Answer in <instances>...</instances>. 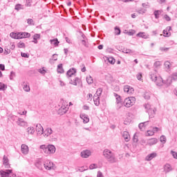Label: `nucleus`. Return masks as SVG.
<instances>
[{
	"label": "nucleus",
	"instance_id": "5",
	"mask_svg": "<svg viewBox=\"0 0 177 177\" xmlns=\"http://www.w3.org/2000/svg\"><path fill=\"white\" fill-rule=\"evenodd\" d=\"M135 102H136V98H135V97H129L124 99L123 102V105L124 106V107L127 108L132 107V106L135 104Z\"/></svg>",
	"mask_w": 177,
	"mask_h": 177
},
{
	"label": "nucleus",
	"instance_id": "9",
	"mask_svg": "<svg viewBox=\"0 0 177 177\" xmlns=\"http://www.w3.org/2000/svg\"><path fill=\"white\" fill-rule=\"evenodd\" d=\"M114 96L116 98V104L118 107V110H120L121 107H122V103H121V97L118 95L117 93H114Z\"/></svg>",
	"mask_w": 177,
	"mask_h": 177
},
{
	"label": "nucleus",
	"instance_id": "31",
	"mask_svg": "<svg viewBox=\"0 0 177 177\" xmlns=\"http://www.w3.org/2000/svg\"><path fill=\"white\" fill-rule=\"evenodd\" d=\"M149 78H151V81L154 82L158 77H157V75H156V73H153V72H151L149 73Z\"/></svg>",
	"mask_w": 177,
	"mask_h": 177
},
{
	"label": "nucleus",
	"instance_id": "7",
	"mask_svg": "<svg viewBox=\"0 0 177 177\" xmlns=\"http://www.w3.org/2000/svg\"><path fill=\"white\" fill-rule=\"evenodd\" d=\"M172 81H177V73H174L170 77H169L166 81L167 86L172 84Z\"/></svg>",
	"mask_w": 177,
	"mask_h": 177
},
{
	"label": "nucleus",
	"instance_id": "17",
	"mask_svg": "<svg viewBox=\"0 0 177 177\" xmlns=\"http://www.w3.org/2000/svg\"><path fill=\"white\" fill-rule=\"evenodd\" d=\"M172 30V28L171 26H167L164 30H163V36L165 37H171V33L169 32Z\"/></svg>",
	"mask_w": 177,
	"mask_h": 177
},
{
	"label": "nucleus",
	"instance_id": "3",
	"mask_svg": "<svg viewBox=\"0 0 177 177\" xmlns=\"http://www.w3.org/2000/svg\"><path fill=\"white\" fill-rule=\"evenodd\" d=\"M34 133H35V128L34 127H29L26 129L24 136L28 140H32Z\"/></svg>",
	"mask_w": 177,
	"mask_h": 177
},
{
	"label": "nucleus",
	"instance_id": "37",
	"mask_svg": "<svg viewBox=\"0 0 177 177\" xmlns=\"http://www.w3.org/2000/svg\"><path fill=\"white\" fill-rule=\"evenodd\" d=\"M15 10H21L23 9H24V6L21 5V4H17L15 6Z\"/></svg>",
	"mask_w": 177,
	"mask_h": 177
},
{
	"label": "nucleus",
	"instance_id": "12",
	"mask_svg": "<svg viewBox=\"0 0 177 177\" xmlns=\"http://www.w3.org/2000/svg\"><path fill=\"white\" fill-rule=\"evenodd\" d=\"M36 132L37 133V135H43L44 133V127H42V125L41 124H37L36 125Z\"/></svg>",
	"mask_w": 177,
	"mask_h": 177
},
{
	"label": "nucleus",
	"instance_id": "20",
	"mask_svg": "<svg viewBox=\"0 0 177 177\" xmlns=\"http://www.w3.org/2000/svg\"><path fill=\"white\" fill-rule=\"evenodd\" d=\"M156 157H157V153L153 152L147 155L145 158V160L146 161H151V160H153V158H156Z\"/></svg>",
	"mask_w": 177,
	"mask_h": 177
},
{
	"label": "nucleus",
	"instance_id": "41",
	"mask_svg": "<svg viewBox=\"0 0 177 177\" xmlns=\"http://www.w3.org/2000/svg\"><path fill=\"white\" fill-rule=\"evenodd\" d=\"M153 14L156 19H159L160 15L161 14V10H155Z\"/></svg>",
	"mask_w": 177,
	"mask_h": 177
},
{
	"label": "nucleus",
	"instance_id": "30",
	"mask_svg": "<svg viewBox=\"0 0 177 177\" xmlns=\"http://www.w3.org/2000/svg\"><path fill=\"white\" fill-rule=\"evenodd\" d=\"M157 142V138H152L147 141V145H149V146H153V145H156Z\"/></svg>",
	"mask_w": 177,
	"mask_h": 177
},
{
	"label": "nucleus",
	"instance_id": "28",
	"mask_svg": "<svg viewBox=\"0 0 177 177\" xmlns=\"http://www.w3.org/2000/svg\"><path fill=\"white\" fill-rule=\"evenodd\" d=\"M37 39H41L40 34H35L33 35V41H32V42H33V44H38V40Z\"/></svg>",
	"mask_w": 177,
	"mask_h": 177
},
{
	"label": "nucleus",
	"instance_id": "43",
	"mask_svg": "<svg viewBox=\"0 0 177 177\" xmlns=\"http://www.w3.org/2000/svg\"><path fill=\"white\" fill-rule=\"evenodd\" d=\"M8 87L5 84L0 82V91H5Z\"/></svg>",
	"mask_w": 177,
	"mask_h": 177
},
{
	"label": "nucleus",
	"instance_id": "11",
	"mask_svg": "<svg viewBox=\"0 0 177 177\" xmlns=\"http://www.w3.org/2000/svg\"><path fill=\"white\" fill-rule=\"evenodd\" d=\"M12 169H7L6 171L1 170L0 176L1 177H9L10 176V174H12Z\"/></svg>",
	"mask_w": 177,
	"mask_h": 177
},
{
	"label": "nucleus",
	"instance_id": "38",
	"mask_svg": "<svg viewBox=\"0 0 177 177\" xmlns=\"http://www.w3.org/2000/svg\"><path fill=\"white\" fill-rule=\"evenodd\" d=\"M102 92H103V89L102 88H99L97 89V91L94 95H97L100 97V96H102Z\"/></svg>",
	"mask_w": 177,
	"mask_h": 177
},
{
	"label": "nucleus",
	"instance_id": "59",
	"mask_svg": "<svg viewBox=\"0 0 177 177\" xmlns=\"http://www.w3.org/2000/svg\"><path fill=\"white\" fill-rule=\"evenodd\" d=\"M147 135L148 136H153V135H154V131H153V130L152 131L149 130L147 131Z\"/></svg>",
	"mask_w": 177,
	"mask_h": 177
},
{
	"label": "nucleus",
	"instance_id": "26",
	"mask_svg": "<svg viewBox=\"0 0 177 177\" xmlns=\"http://www.w3.org/2000/svg\"><path fill=\"white\" fill-rule=\"evenodd\" d=\"M76 73L77 71L75 70V68H73L67 71L66 75H68V77H73V75H74V74H75Z\"/></svg>",
	"mask_w": 177,
	"mask_h": 177
},
{
	"label": "nucleus",
	"instance_id": "34",
	"mask_svg": "<svg viewBox=\"0 0 177 177\" xmlns=\"http://www.w3.org/2000/svg\"><path fill=\"white\" fill-rule=\"evenodd\" d=\"M57 73H59V74H63V73H64V69H63L62 64H59L57 66Z\"/></svg>",
	"mask_w": 177,
	"mask_h": 177
},
{
	"label": "nucleus",
	"instance_id": "60",
	"mask_svg": "<svg viewBox=\"0 0 177 177\" xmlns=\"http://www.w3.org/2000/svg\"><path fill=\"white\" fill-rule=\"evenodd\" d=\"M92 97H93V95H92V94L89 93L87 95V99L88 100H90V102H92Z\"/></svg>",
	"mask_w": 177,
	"mask_h": 177
},
{
	"label": "nucleus",
	"instance_id": "15",
	"mask_svg": "<svg viewBox=\"0 0 177 177\" xmlns=\"http://www.w3.org/2000/svg\"><path fill=\"white\" fill-rule=\"evenodd\" d=\"M133 88L129 86H124V91L126 93H128V95H132L133 93Z\"/></svg>",
	"mask_w": 177,
	"mask_h": 177
},
{
	"label": "nucleus",
	"instance_id": "25",
	"mask_svg": "<svg viewBox=\"0 0 177 177\" xmlns=\"http://www.w3.org/2000/svg\"><path fill=\"white\" fill-rule=\"evenodd\" d=\"M44 136H49L53 133V130H52L51 128H47L44 132H43Z\"/></svg>",
	"mask_w": 177,
	"mask_h": 177
},
{
	"label": "nucleus",
	"instance_id": "32",
	"mask_svg": "<svg viewBox=\"0 0 177 177\" xmlns=\"http://www.w3.org/2000/svg\"><path fill=\"white\" fill-rule=\"evenodd\" d=\"M50 42L51 45H54V46H59V44H60V42L57 38L54 39H51Z\"/></svg>",
	"mask_w": 177,
	"mask_h": 177
},
{
	"label": "nucleus",
	"instance_id": "10",
	"mask_svg": "<svg viewBox=\"0 0 177 177\" xmlns=\"http://www.w3.org/2000/svg\"><path fill=\"white\" fill-rule=\"evenodd\" d=\"M31 34L26 32H18V39H23V38H30Z\"/></svg>",
	"mask_w": 177,
	"mask_h": 177
},
{
	"label": "nucleus",
	"instance_id": "22",
	"mask_svg": "<svg viewBox=\"0 0 177 177\" xmlns=\"http://www.w3.org/2000/svg\"><path fill=\"white\" fill-rule=\"evenodd\" d=\"M21 86L23 87L24 91L25 92H30V86L28 85V82H23L21 84Z\"/></svg>",
	"mask_w": 177,
	"mask_h": 177
},
{
	"label": "nucleus",
	"instance_id": "8",
	"mask_svg": "<svg viewBox=\"0 0 177 177\" xmlns=\"http://www.w3.org/2000/svg\"><path fill=\"white\" fill-rule=\"evenodd\" d=\"M68 111V104L67 102H63L61 108L59 109V113L66 114Z\"/></svg>",
	"mask_w": 177,
	"mask_h": 177
},
{
	"label": "nucleus",
	"instance_id": "63",
	"mask_svg": "<svg viewBox=\"0 0 177 177\" xmlns=\"http://www.w3.org/2000/svg\"><path fill=\"white\" fill-rule=\"evenodd\" d=\"M133 140L136 143L138 142V136H136V134H134L133 138Z\"/></svg>",
	"mask_w": 177,
	"mask_h": 177
},
{
	"label": "nucleus",
	"instance_id": "19",
	"mask_svg": "<svg viewBox=\"0 0 177 177\" xmlns=\"http://www.w3.org/2000/svg\"><path fill=\"white\" fill-rule=\"evenodd\" d=\"M70 84L77 86V85L81 84V79L80 77H75L73 80H71Z\"/></svg>",
	"mask_w": 177,
	"mask_h": 177
},
{
	"label": "nucleus",
	"instance_id": "2",
	"mask_svg": "<svg viewBox=\"0 0 177 177\" xmlns=\"http://www.w3.org/2000/svg\"><path fill=\"white\" fill-rule=\"evenodd\" d=\"M41 150H42L44 154L49 156V154H55L56 153V147L53 145H42L40 146Z\"/></svg>",
	"mask_w": 177,
	"mask_h": 177
},
{
	"label": "nucleus",
	"instance_id": "57",
	"mask_svg": "<svg viewBox=\"0 0 177 177\" xmlns=\"http://www.w3.org/2000/svg\"><path fill=\"white\" fill-rule=\"evenodd\" d=\"M21 56L22 57L28 58L30 55H29L28 54L26 53H21Z\"/></svg>",
	"mask_w": 177,
	"mask_h": 177
},
{
	"label": "nucleus",
	"instance_id": "64",
	"mask_svg": "<svg viewBox=\"0 0 177 177\" xmlns=\"http://www.w3.org/2000/svg\"><path fill=\"white\" fill-rule=\"evenodd\" d=\"M97 177H103V174L101 171H98Z\"/></svg>",
	"mask_w": 177,
	"mask_h": 177
},
{
	"label": "nucleus",
	"instance_id": "49",
	"mask_svg": "<svg viewBox=\"0 0 177 177\" xmlns=\"http://www.w3.org/2000/svg\"><path fill=\"white\" fill-rule=\"evenodd\" d=\"M160 142L162 143H165V142H167V138L165 136H160Z\"/></svg>",
	"mask_w": 177,
	"mask_h": 177
},
{
	"label": "nucleus",
	"instance_id": "40",
	"mask_svg": "<svg viewBox=\"0 0 177 177\" xmlns=\"http://www.w3.org/2000/svg\"><path fill=\"white\" fill-rule=\"evenodd\" d=\"M115 35H120L121 34V29L118 26H115Z\"/></svg>",
	"mask_w": 177,
	"mask_h": 177
},
{
	"label": "nucleus",
	"instance_id": "51",
	"mask_svg": "<svg viewBox=\"0 0 177 177\" xmlns=\"http://www.w3.org/2000/svg\"><path fill=\"white\" fill-rule=\"evenodd\" d=\"M27 23H28V24H29L30 26L34 25V20H32V19H27Z\"/></svg>",
	"mask_w": 177,
	"mask_h": 177
},
{
	"label": "nucleus",
	"instance_id": "16",
	"mask_svg": "<svg viewBox=\"0 0 177 177\" xmlns=\"http://www.w3.org/2000/svg\"><path fill=\"white\" fill-rule=\"evenodd\" d=\"M17 125L19 127H27V122L24 121V119L23 118H18V120L17 121Z\"/></svg>",
	"mask_w": 177,
	"mask_h": 177
},
{
	"label": "nucleus",
	"instance_id": "33",
	"mask_svg": "<svg viewBox=\"0 0 177 177\" xmlns=\"http://www.w3.org/2000/svg\"><path fill=\"white\" fill-rule=\"evenodd\" d=\"M164 170L165 172H170V171H172V167H171V165L166 164L164 166Z\"/></svg>",
	"mask_w": 177,
	"mask_h": 177
},
{
	"label": "nucleus",
	"instance_id": "13",
	"mask_svg": "<svg viewBox=\"0 0 177 177\" xmlns=\"http://www.w3.org/2000/svg\"><path fill=\"white\" fill-rule=\"evenodd\" d=\"M80 118L83 120L84 124H88L89 122V116L85 113H81Z\"/></svg>",
	"mask_w": 177,
	"mask_h": 177
},
{
	"label": "nucleus",
	"instance_id": "27",
	"mask_svg": "<svg viewBox=\"0 0 177 177\" xmlns=\"http://www.w3.org/2000/svg\"><path fill=\"white\" fill-rule=\"evenodd\" d=\"M93 102H94V104L95 106H99V104H100V97H99L97 95H94L93 96Z\"/></svg>",
	"mask_w": 177,
	"mask_h": 177
},
{
	"label": "nucleus",
	"instance_id": "53",
	"mask_svg": "<svg viewBox=\"0 0 177 177\" xmlns=\"http://www.w3.org/2000/svg\"><path fill=\"white\" fill-rule=\"evenodd\" d=\"M39 73H40V74H46V71L45 69H44V68H39L38 70Z\"/></svg>",
	"mask_w": 177,
	"mask_h": 177
},
{
	"label": "nucleus",
	"instance_id": "29",
	"mask_svg": "<svg viewBox=\"0 0 177 177\" xmlns=\"http://www.w3.org/2000/svg\"><path fill=\"white\" fill-rule=\"evenodd\" d=\"M35 165L38 169L42 170L44 168V163H42V161L37 160L35 163Z\"/></svg>",
	"mask_w": 177,
	"mask_h": 177
},
{
	"label": "nucleus",
	"instance_id": "6",
	"mask_svg": "<svg viewBox=\"0 0 177 177\" xmlns=\"http://www.w3.org/2000/svg\"><path fill=\"white\" fill-rule=\"evenodd\" d=\"M44 167L47 171L55 170L56 168L55 164L50 162V160H46L44 163Z\"/></svg>",
	"mask_w": 177,
	"mask_h": 177
},
{
	"label": "nucleus",
	"instance_id": "23",
	"mask_svg": "<svg viewBox=\"0 0 177 177\" xmlns=\"http://www.w3.org/2000/svg\"><path fill=\"white\" fill-rule=\"evenodd\" d=\"M154 82L157 85V86H162V85L164 84V81L162 80V78L161 77H158Z\"/></svg>",
	"mask_w": 177,
	"mask_h": 177
},
{
	"label": "nucleus",
	"instance_id": "50",
	"mask_svg": "<svg viewBox=\"0 0 177 177\" xmlns=\"http://www.w3.org/2000/svg\"><path fill=\"white\" fill-rule=\"evenodd\" d=\"M165 66L166 68H171V62L167 61L165 62Z\"/></svg>",
	"mask_w": 177,
	"mask_h": 177
},
{
	"label": "nucleus",
	"instance_id": "62",
	"mask_svg": "<svg viewBox=\"0 0 177 177\" xmlns=\"http://www.w3.org/2000/svg\"><path fill=\"white\" fill-rule=\"evenodd\" d=\"M52 59L54 60V62H56L57 60V54H53Z\"/></svg>",
	"mask_w": 177,
	"mask_h": 177
},
{
	"label": "nucleus",
	"instance_id": "52",
	"mask_svg": "<svg viewBox=\"0 0 177 177\" xmlns=\"http://www.w3.org/2000/svg\"><path fill=\"white\" fill-rule=\"evenodd\" d=\"M89 168H90V169H95L97 168V165H96V164H91L89 166Z\"/></svg>",
	"mask_w": 177,
	"mask_h": 177
},
{
	"label": "nucleus",
	"instance_id": "47",
	"mask_svg": "<svg viewBox=\"0 0 177 177\" xmlns=\"http://www.w3.org/2000/svg\"><path fill=\"white\" fill-rule=\"evenodd\" d=\"M18 48H26V44L24 42H19L17 44Z\"/></svg>",
	"mask_w": 177,
	"mask_h": 177
},
{
	"label": "nucleus",
	"instance_id": "56",
	"mask_svg": "<svg viewBox=\"0 0 177 177\" xmlns=\"http://www.w3.org/2000/svg\"><path fill=\"white\" fill-rule=\"evenodd\" d=\"M136 77H137V79H138L139 81H142V73H139L136 75Z\"/></svg>",
	"mask_w": 177,
	"mask_h": 177
},
{
	"label": "nucleus",
	"instance_id": "61",
	"mask_svg": "<svg viewBox=\"0 0 177 177\" xmlns=\"http://www.w3.org/2000/svg\"><path fill=\"white\" fill-rule=\"evenodd\" d=\"M127 34L128 35H133L135 34V30H131L127 32Z\"/></svg>",
	"mask_w": 177,
	"mask_h": 177
},
{
	"label": "nucleus",
	"instance_id": "48",
	"mask_svg": "<svg viewBox=\"0 0 177 177\" xmlns=\"http://www.w3.org/2000/svg\"><path fill=\"white\" fill-rule=\"evenodd\" d=\"M144 98L149 100V99H150V93H145L144 94Z\"/></svg>",
	"mask_w": 177,
	"mask_h": 177
},
{
	"label": "nucleus",
	"instance_id": "54",
	"mask_svg": "<svg viewBox=\"0 0 177 177\" xmlns=\"http://www.w3.org/2000/svg\"><path fill=\"white\" fill-rule=\"evenodd\" d=\"M171 154L172 155L174 158H176V160H177V152L171 151Z\"/></svg>",
	"mask_w": 177,
	"mask_h": 177
},
{
	"label": "nucleus",
	"instance_id": "58",
	"mask_svg": "<svg viewBox=\"0 0 177 177\" xmlns=\"http://www.w3.org/2000/svg\"><path fill=\"white\" fill-rule=\"evenodd\" d=\"M152 131H153V133H156V132H158V131H161V129L158 127H153Z\"/></svg>",
	"mask_w": 177,
	"mask_h": 177
},
{
	"label": "nucleus",
	"instance_id": "1",
	"mask_svg": "<svg viewBox=\"0 0 177 177\" xmlns=\"http://www.w3.org/2000/svg\"><path fill=\"white\" fill-rule=\"evenodd\" d=\"M103 156L109 164H115V162H118V159L115 156V153L110 151V149H104L103 151Z\"/></svg>",
	"mask_w": 177,
	"mask_h": 177
},
{
	"label": "nucleus",
	"instance_id": "35",
	"mask_svg": "<svg viewBox=\"0 0 177 177\" xmlns=\"http://www.w3.org/2000/svg\"><path fill=\"white\" fill-rule=\"evenodd\" d=\"M137 37H140V38H144V39H147V38H149V37L146 35V33L142 32H139L137 35Z\"/></svg>",
	"mask_w": 177,
	"mask_h": 177
},
{
	"label": "nucleus",
	"instance_id": "42",
	"mask_svg": "<svg viewBox=\"0 0 177 177\" xmlns=\"http://www.w3.org/2000/svg\"><path fill=\"white\" fill-rule=\"evenodd\" d=\"M108 62L109 63H110V64H115V59H114L113 57H109L108 58Z\"/></svg>",
	"mask_w": 177,
	"mask_h": 177
},
{
	"label": "nucleus",
	"instance_id": "24",
	"mask_svg": "<svg viewBox=\"0 0 177 177\" xmlns=\"http://www.w3.org/2000/svg\"><path fill=\"white\" fill-rule=\"evenodd\" d=\"M122 136L125 140V142H129L131 140V136L128 131H124L122 133Z\"/></svg>",
	"mask_w": 177,
	"mask_h": 177
},
{
	"label": "nucleus",
	"instance_id": "18",
	"mask_svg": "<svg viewBox=\"0 0 177 177\" xmlns=\"http://www.w3.org/2000/svg\"><path fill=\"white\" fill-rule=\"evenodd\" d=\"M3 165L6 167V168H10V165L9 164V159L8 156H5L3 158Z\"/></svg>",
	"mask_w": 177,
	"mask_h": 177
},
{
	"label": "nucleus",
	"instance_id": "55",
	"mask_svg": "<svg viewBox=\"0 0 177 177\" xmlns=\"http://www.w3.org/2000/svg\"><path fill=\"white\" fill-rule=\"evenodd\" d=\"M153 66L154 67H160V66H161V62L160 61H156Z\"/></svg>",
	"mask_w": 177,
	"mask_h": 177
},
{
	"label": "nucleus",
	"instance_id": "45",
	"mask_svg": "<svg viewBox=\"0 0 177 177\" xmlns=\"http://www.w3.org/2000/svg\"><path fill=\"white\" fill-rule=\"evenodd\" d=\"M145 124H149V121H146V122L140 123L138 125L140 129H143V128H145Z\"/></svg>",
	"mask_w": 177,
	"mask_h": 177
},
{
	"label": "nucleus",
	"instance_id": "4",
	"mask_svg": "<svg viewBox=\"0 0 177 177\" xmlns=\"http://www.w3.org/2000/svg\"><path fill=\"white\" fill-rule=\"evenodd\" d=\"M145 109L147 110L149 118H153L156 115V111H157V109L154 108V106H151L150 104H145L144 105Z\"/></svg>",
	"mask_w": 177,
	"mask_h": 177
},
{
	"label": "nucleus",
	"instance_id": "36",
	"mask_svg": "<svg viewBox=\"0 0 177 177\" xmlns=\"http://www.w3.org/2000/svg\"><path fill=\"white\" fill-rule=\"evenodd\" d=\"M10 37H11V38H13L14 39H19V32H11L10 34Z\"/></svg>",
	"mask_w": 177,
	"mask_h": 177
},
{
	"label": "nucleus",
	"instance_id": "21",
	"mask_svg": "<svg viewBox=\"0 0 177 177\" xmlns=\"http://www.w3.org/2000/svg\"><path fill=\"white\" fill-rule=\"evenodd\" d=\"M21 151L23 154H28V146L22 144L21 146Z\"/></svg>",
	"mask_w": 177,
	"mask_h": 177
},
{
	"label": "nucleus",
	"instance_id": "14",
	"mask_svg": "<svg viewBox=\"0 0 177 177\" xmlns=\"http://www.w3.org/2000/svg\"><path fill=\"white\" fill-rule=\"evenodd\" d=\"M91 151L86 149L81 152V157H82V158H88V157L91 156Z\"/></svg>",
	"mask_w": 177,
	"mask_h": 177
},
{
	"label": "nucleus",
	"instance_id": "39",
	"mask_svg": "<svg viewBox=\"0 0 177 177\" xmlns=\"http://www.w3.org/2000/svg\"><path fill=\"white\" fill-rule=\"evenodd\" d=\"M86 82L89 85H91V84H93V78H92L91 75H88L86 77Z\"/></svg>",
	"mask_w": 177,
	"mask_h": 177
},
{
	"label": "nucleus",
	"instance_id": "46",
	"mask_svg": "<svg viewBox=\"0 0 177 177\" xmlns=\"http://www.w3.org/2000/svg\"><path fill=\"white\" fill-rule=\"evenodd\" d=\"M31 3H32V0H26L25 6H26L27 8H30V7H31Z\"/></svg>",
	"mask_w": 177,
	"mask_h": 177
},
{
	"label": "nucleus",
	"instance_id": "44",
	"mask_svg": "<svg viewBox=\"0 0 177 177\" xmlns=\"http://www.w3.org/2000/svg\"><path fill=\"white\" fill-rule=\"evenodd\" d=\"M82 45H84V46H85V48H89V44L88 43V41L86 40L82 39Z\"/></svg>",
	"mask_w": 177,
	"mask_h": 177
}]
</instances>
